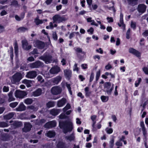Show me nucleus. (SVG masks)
Returning <instances> with one entry per match:
<instances>
[{"mask_svg": "<svg viewBox=\"0 0 148 148\" xmlns=\"http://www.w3.org/2000/svg\"><path fill=\"white\" fill-rule=\"evenodd\" d=\"M18 103L17 102L11 103L10 104V106L12 108H15L18 104Z\"/></svg>", "mask_w": 148, "mask_h": 148, "instance_id": "obj_44", "label": "nucleus"}, {"mask_svg": "<svg viewBox=\"0 0 148 148\" xmlns=\"http://www.w3.org/2000/svg\"><path fill=\"white\" fill-rule=\"evenodd\" d=\"M129 52L130 53L133 54L137 57H139L141 56V53L138 50L133 48H130L129 50Z\"/></svg>", "mask_w": 148, "mask_h": 148, "instance_id": "obj_11", "label": "nucleus"}, {"mask_svg": "<svg viewBox=\"0 0 148 148\" xmlns=\"http://www.w3.org/2000/svg\"><path fill=\"white\" fill-rule=\"evenodd\" d=\"M147 6L144 4H141L138 5L137 8V10L139 13H144L145 12Z\"/></svg>", "mask_w": 148, "mask_h": 148, "instance_id": "obj_15", "label": "nucleus"}, {"mask_svg": "<svg viewBox=\"0 0 148 148\" xmlns=\"http://www.w3.org/2000/svg\"><path fill=\"white\" fill-rule=\"evenodd\" d=\"M43 63L39 61H37L35 62L29 64V66L32 69L39 68L43 66Z\"/></svg>", "mask_w": 148, "mask_h": 148, "instance_id": "obj_5", "label": "nucleus"}, {"mask_svg": "<svg viewBox=\"0 0 148 148\" xmlns=\"http://www.w3.org/2000/svg\"><path fill=\"white\" fill-rule=\"evenodd\" d=\"M3 92H7L9 91V87L8 86H4L3 89Z\"/></svg>", "mask_w": 148, "mask_h": 148, "instance_id": "obj_52", "label": "nucleus"}, {"mask_svg": "<svg viewBox=\"0 0 148 148\" xmlns=\"http://www.w3.org/2000/svg\"><path fill=\"white\" fill-rule=\"evenodd\" d=\"M142 81V79L141 78H138L137 80L135 81V86L136 87H137L139 85L140 83Z\"/></svg>", "mask_w": 148, "mask_h": 148, "instance_id": "obj_41", "label": "nucleus"}, {"mask_svg": "<svg viewBox=\"0 0 148 148\" xmlns=\"http://www.w3.org/2000/svg\"><path fill=\"white\" fill-rule=\"evenodd\" d=\"M27 95L25 91L18 90H16L15 93V96L16 97L21 99L23 98Z\"/></svg>", "mask_w": 148, "mask_h": 148, "instance_id": "obj_4", "label": "nucleus"}, {"mask_svg": "<svg viewBox=\"0 0 148 148\" xmlns=\"http://www.w3.org/2000/svg\"><path fill=\"white\" fill-rule=\"evenodd\" d=\"M57 148H67L66 144L65 142L59 141L56 145Z\"/></svg>", "mask_w": 148, "mask_h": 148, "instance_id": "obj_23", "label": "nucleus"}, {"mask_svg": "<svg viewBox=\"0 0 148 148\" xmlns=\"http://www.w3.org/2000/svg\"><path fill=\"white\" fill-rule=\"evenodd\" d=\"M143 71L146 74H148V68L144 67L143 68Z\"/></svg>", "mask_w": 148, "mask_h": 148, "instance_id": "obj_56", "label": "nucleus"}, {"mask_svg": "<svg viewBox=\"0 0 148 148\" xmlns=\"http://www.w3.org/2000/svg\"><path fill=\"white\" fill-rule=\"evenodd\" d=\"M52 93L54 95H57L61 93V90L57 86L53 87L51 89Z\"/></svg>", "mask_w": 148, "mask_h": 148, "instance_id": "obj_12", "label": "nucleus"}, {"mask_svg": "<svg viewBox=\"0 0 148 148\" xmlns=\"http://www.w3.org/2000/svg\"><path fill=\"white\" fill-rule=\"evenodd\" d=\"M73 70L74 71H76L77 72L79 71V69L77 67V64L75 63V64L74 65V68H73Z\"/></svg>", "mask_w": 148, "mask_h": 148, "instance_id": "obj_58", "label": "nucleus"}, {"mask_svg": "<svg viewBox=\"0 0 148 148\" xmlns=\"http://www.w3.org/2000/svg\"><path fill=\"white\" fill-rule=\"evenodd\" d=\"M84 90L85 92V96L86 97H89L91 94V92L89 91V87H87L85 88Z\"/></svg>", "mask_w": 148, "mask_h": 148, "instance_id": "obj_39", "label": "nucleus"}, {"mask_svg": "<svg viewBox=\"0 0 148 148\" xmlns=\"http://www.w3.org/2000/svg\"><path fill=\"white\" fill-rule=\"evenodd\" d=\"M37 79L38 81L39 82H43L44 81V79H42V77L40 75H39L37 77Z\"/></svg>", "mask_w": 148, "mask_h": 148, "instance_id": "obj_55", "label": "nucleus"}, {"mask_svg": "<svg viewBox=\"0 0 148 148\" xmlns=\"http://www.w3.org/2000/svg\"><path fill=\"white\" fill-rule=\"evenodd\" d=\"M120 23H118V25L119 27H121L122 26L123 29V30L125 29V25L124 24L123 19V14L122 13H121L120 14Z\"/></svg>", "mask_w": 148, "mask_h": 148, "instance_id": "obj_14", "label": "nucleus"}, {"mask_svg": "<svg viewBox=\"0 0 148 148\" xmlns=\"http://www.w3.org/2000/svg\"><path fill=\"white\" fill-rule=\"evenodd\" d=\"M26 68V65L25 64H23V65H21L20 67V70H22L24 71L25 70Z\"/></svg>", "mask_w": 148, "mask_h": 148, "instance_id": "obj_61", "label": "nucleus"}, {"mask_svg": "<svg viewBox=\"0 0 148 148\" xmlns=\"http://www.w3.org/2000/svg\"><path fill=\"white\" fill-rule=\"evenodd\" d=\"M35 44L36 47L40 49H43L45 47L44 42L38 40H37L35 41Z\"/></svg>", "mask_w": 148, "mask_h": 148, "instance_id": "obj_10", "label": "nucleus"}, {"mask_svg": "<svg viewBox=\"0 0 148 148\" xmlns=\"http://www.w3.org/2000/svg\"><path fill=\"white\" fill-rule=\"evenodd\" d=\"M69 121H60L59 122V126L61 129H64L66 127L67 125L69 123Z\"/></svg>", "mask_w": 148, "mask_h": 148, "instance_id": "obj_24", "label": "nucleus"}, {"mask_svg": "<svg viewBox=\"0 0 148 148\" xmlns=\"http://www.w3.org/2000/svg\"><path fill=\"white\" fill-rule=\"evenodd\" d=\"M31 53L33 55L38 54L39 53L38 50L36 49H34L33 51L31 52Z\"/></svg>", "mask_w": 148, "mask_h": 148, "instance_id": "obj_54", "label": "nucleus"}, {"mask_svg": "<svg viewBox=\"0 0 148 148\" xmlns=\"http://www.w3.org/2000/svg\"><path fill=\"white\" fill-rule=\"evenodd\" d=\"M59 118L60 119H66L67 118V116L64 113H62L59 116Z\"/></svg>", "mask_w": 148, "mask_h": 148, "instance_id": "obj_49", "label": "nucleus"}, {"mask_svg": "<svg viewBox=\"0 0 148 148\" xmlns=\"http://www.w3.org/2000/svg\"><path fill=\"white\" fill-rule=\"evenodd\" d=\"M60 71V68L58 66L52 68L49 71L52 74H57Z\"/></svg>", "mask_w": 148, "mask_h": 148, "instance_id": "obj_19", "label": "nucleus"}, {"mask_svg": "<svg viewBox=\"0 0 148 148\" xmlns=\"http://www.w3.org/2000/svg\"><path fill=\"white\" fill-rule=\"evenodd\" d=\"M88 32H90L91 34H92L94 32V29L92 27H91L90 28L87 30Z\"/></svg>", "mask_w": 148, "mask_h": 148, "instance_id": "obj_64", "label": "nucleus"}, {"mask_svg": "<svg viewBox=\"0 0 148 148\" xmlns=\"http://www.w3.org/2000/svg\"><path fill=\"white\" fill-rule=\"evenodd\" d=\"M94 77V73L93 72H92L91 73L90 79H89V83L92 82L93 80Z\"/></svg>", "mask_w": 148, "mask_h": 148, "instance_id": "obj_45", "label": "nucleus"}, {"mask_svg": "<svg viewBox=\"0 0 148 148\" xmlns=\"http://www.w3.org/2000/svg\"><path fill=\"white\" fill-rule=\"evenodd\" d=\"M14 114L13 112H10L4 116V118L5 120H9L12 118L14 116Z\"/></svg>", "mask_w": 148, "mask_h": 148, "instance_id": "obj_27", "label": "nucleus"}, {"mask_svg": "<svg viewBox=\"0 0 148 148\" xmlns=\"http://www.w3.org/2000/svg\"><path fill=\"white\" fill-rule=\"evenodd\" d=\"M24 127L22 129L23 132H27L30 131L32 126L29 122H25L24 124Z\"/></svg>", "mask_w": 148, "mask_h": 148, "instance_id": "obj_7", "label": "nucleus"}, {"mask_svg": "<svg viewBox=\"0 0 148 148\" xmlns=\"http://www.w3.org/2000/svg\"><path fill=\"white\" fill-rule=\"evenodd\" d=\"M100 73L101 71L100 70H99L97 72L96 77V81H97L99 79L100 75Z\"/></svg>", "mask_w": 148, "mask_h": 148, "instance_id": "obj_51", "label": "nucleus"}, {"mask_svg": "<svg viewBox=\"0 0 148 148\" xmlns=\"http://www.w3.org/2000/svg\"><path fill=\"white\" fill-rule=\"evenodd\" d=\"M65 138L67 140H69L70 141H72L75 140V137L74 134L72 133L69 136H66Z\"/></svg>", "mask_w": 148, "mask_h": 148, "instance_id": "obj_30", "label": "nucleus"}, {"mask_svg": "<svg viewBox=\"0 0 148 148\" xmlns=\"http://www.w3.org/2000/svg\"><path fill=\"white\" fill-rule=\"evenodd\" d=\"M60 109L53 108L50 111V113L53 116H56L58 115L60 112Z\"/></svg>", "mask_w": 148, "mask_h": 148, "instance_id": "obj_22", "label": "nucleus"}, {"mask_svg": "<svg viewBox=\"0 0 148 148\" xmlns=\"http://www.w3.org/2000/svg\"><path fill=\"white\" fill-rule=\"evenodd\" d=\"M56 135V133L54 131L49 130L47 133V136L50 138L54 137Z\"/></svg>", "mask_w": 148, "mask_h": 148, "instance_id": "obj_28", "label": "nucleus"}, {"mask_svg": "<svg viewBox=\"0 0 148 148\" xmlns=\"http://www.w3.org/2000/svg\"><path fill=\"white\" fill-rule=\"evenodd\" d=\"M74 49L75 51L77 53H82V49L80 47H75L74 48Z\"/></svg>", "mask_w": 148, "mask_h": 148, "instance_id": "obj_48", "label": "nucleus"}, {"mask_svg": "<svg viewBox=\"0 0 148 148\" xmlns=\"http://www.w3.org/2000/svg\"><path fill=\"white\" fill-rule=\"evenodd\" d=\"M22 47L23 49L26 51H28L32 48L31 45H28V42L26 40H23L22 41Z\"/></svg>", "mask_w": 148, "mask_h": 148, "instance_id": "obj_8", "label": "nucleus"}, {"mask_svg": "<svg viewBox=\"0 0 148 148\" xmlns=\"http://www.w3.org/2000/svg\"><path fill=\"white\" fill-rule=\"evenodd\" d=\"M66 102V100L64 98H62L57 102V106L58 107H62L64 106Z\"/></svg>", "mask_w": 148, "mask_h": 148, "instance_id": "obj_18", "label": "nucleus"}, {"mask_svg": "<svg viewBox=\"0 0 148 148\" xmlns=\"http://www.w3.org/2000/svg\"><path fill=\"white\" fill-rule=\"evenodd\" d=\"M42 91L41 89L38 88L36 90L32 92V95L35 97L39 96L42 94Z\"/></svg>", "mask_w": 148, "mask_h": 148, "instance_id": "obj_21", "label": "nucleus"}, {"mask_svg": "<svg viewBox=\"0 0 148 148\" xmlns=\"http://www.w3.org/2000/svg\"><path fill=\"white\" fill-rule=\"evenodd\" d=\"M45 122L46 120L45 119H42L37 122V124L38 125H40L45 123Z\"/></svg>", "mask_w": 148, "mask_h": 148, "instance_id": "obj_43", "label": "nucleus"}, {"mask_svg": "<svg viewBox=\"0 0 148 148\" xmlns=\"http://www.w3.org/2000/svg\"><path fill=\"white\" fill-rule=\"evenodd\" d=\"M14 90V89H12L8 94V101L9 102L14 101L15 100V99L13 96V93Z\"/></svg>", "mask_w": 148, "mask_h": 148, "instance_id": "obj_20", "label": "nucleus"}, {"mask_svg": "<svg viewBox=\"0 0 148 148\" xmlns=\"http://www.w3.org/2000/svg\"><path fill=\"white\" fill-rule=\"evenodd\" d=\"M131 27L133 29H136V23L132 21L131 23Z\"/></svg>", "mask_w": 148, "mask_h": 148, "instance_id": "obj_47", "label": "nucleus"}, {"mask_svg": "<svg viewBox=\"0 0 148 148\" xmlns=\"http://www.w3.org/2000/svg\"><path fill=\"white\" fill-rule=\"evenodd\" d=\"M138 0H127L128 4L134 6L137 4Z\"/></svg>", "mask_w": 148, "mask_h": 148, "instance_id": "obj_31", "label": "nucleus"}, {"mask_svg": "<svg viewBox=\"0 0 148 148\" xmlns=\"http://www.w3.org/2000/svg\"><path fill=\"white\" fill-rule=\"evenodd\" d=\"M34 100L32 98H27L25 99L24 102L27 105H30L33 102Z\"/></svg>", "mask_w": 148, "mask_h": 148, "instance_id": "obj_32", "label": "nucleus"}, {"mask_svg": "<svg viewBox=\"0 0 148 148\" xmlns=\"http://www.w3.org/2000/svg\"><path fill=\"white\" fill-rule=\"evenodd\" d=\"M14 46L15 53L16 55H17L18 53V43L16 41L14 42Z\"/></svg>", "mask_w": 148, "mask_h": 148, "instance_id": "obj_36", "label": "nucleus"}, {"mask_svg": "<svg viewBox=\"0 0 148 148\" xmlns=\"http://www.w3.org/2000/svg\"><path fill=\"white\" fill-rule=\"evenodd\" d=\"M53 23L57 22L58 23H60L63 21H65L67 20L65 15L61 16L59 14H56L53 17Z\"/></svg>", "mask_w": 148, "mask_h": 148, "instance_id": "obj_1", "label": "nucleus"}, {"mask_svg": "<svg viewBox=\"0 0 148 148\" xmlns=\"http://www.w3.org/2000/svg\"><path fill=\"white\" fill-rule=\"evenodd\" d=\"M121 141L120 140H119V141H117L116 143H115V145L117 146H122V145H123V144H122V143L121 142Z\"/></svg>", "mask_w": 148, "mask_h": 148, "instance_id": "obj_59", "label": "nucleus"}, {"mask_svg": "<svg viewBox=\"0 0 148 148\" xmlns=\"http://www.w3.org/2000/svg\"><path fill=\"white\" fill-rule=\"evenodd\" d=\"M114 139L112 138L110 140L108 147H107L106 148H113L114 145Z\"/></svg>", "mask_w": 148, "mask_h": 148, "instance_id": "obj_34", "label": "nucleus"}, {"mask_svg": "<svg viewBox=\"0 0 148 148\" xmlns=\"http://www.w3.org/2000/svg\"><path fill=\"white\" fill-rule=\"evenodd\" d=\"M40 59L45 61L46 64L51 63L52 61V56L49 54L44 53L43 56L40 57Z\"/></svg>", "mask_w": 148, "mask_h": 148, "instance_id": "obj_2", "label": "nucleus"}, {"mask_svg": "<svg viewBox=\"0 0 148 148\" xmlns=\"http://www.w3.org/2000/svg\"><path fill=\"white\" fill-rule=\"evenodd\" d=\"M27 60L30 62H32L34 61V58L32 56H30L28 58Z\"/></svg>", "mask_w": 148, "mask_h": 148, "instance_id": "obj_62", "label": "nucleus"}, {"mask_svg": "<svg viewBox=\"0 0 148 148\" xmlns=\"http://www.w3.org/2000/svg\"><path fill=\"white\" fill-rule=\"evenodd\" d=\"M10 5L15 6H18V1L16 0H13L11 2Z\"/></svg>", "mask_w": 148, "mask_h": 148, "instance_id": "obj_42", "label": "nucleus"}, {"mask_svg": "<svg viewBox=\"0 0 148 148\" xmlns=\"http://www.w3.org/2000/svg\"><path fill=\"white\" fill-rule=\"evenodd\" d=\"M27 30V29L24 27H20L18 29V32H25Z\"/></svg>", "mask_w": 148, "mask_h": 148, "instance_id": "obj_50", "label": "nucleus"}, {"mask_svg": "<svg viewBox=\"0 0 148 148\" xmlns=\"http://www.w3.org/2000/svg\"><path fill=\"white\" fill-rule=\"evenodd\" d=\"M11 125H13L15 128H16L21 126L22 125V123L21 121H15Z\"/></svg>", "mask_w": 148, "mask_h": 148, "instance_id": "obj_29", "label": "nucleus"}, {"mask_svg": "<svg viewBox=\"0 0 148 148\" xmlns=\"http://www.w3.org/2000/svg\"><path fill=\"white\" fill-rule=\"evenodd\" d=\"M61 77L58 76L51 79V82L53 85H57L61 81Z\"/></svg>", "mask_w": 148, "mask_h": 148, "instance_id": "obj_16", "label": "nucleus"}, {"mask_svg": "<svg viewBox=\"0 0 148 148\" xmlns=\"http://www.w3.org/2000/svg\"><path fill=\"white\" fill-rule=\"evenodd\" d=\"M73 125L71 122H69L64 129L63 130V132L64 134H66L68 132H71L73 129Z\"/></svg>", "mask_w": 148, "mask_h": 148, "instance_id": "obj_6", "label": "nucleus"}, {"mask_svg": "<svg viewBox=\"0 0 148 148\" xmlns=\"http://www.w3.org/2000/svg\"><path fill=\"white\" fill-rule=\"evenodd\" d=\"M53 38L54 40H57L58 39V36L56 32H53Z\"/></svg>", "mask_w": 148, "mask_h": 148, "instance_id": "obj_53", "label": "nucleus"}, {"mask_svg": "<svg viewBox=\"0 0 148 148\" xmlns=\"http://www.w3.org/2000/svg\"><path fill=\"white\" fill-rule=\"evenodd\" d=\"M7 14V12L5 10H3L0 13V15L2 16L6 15Z\"/></svg>", "mask_w": 148, "mask_h": 148, "instance_id": "obj_60", "label": "nucleus"}, {"mask_svg": "<svg viewBox=\"0 0 148 148\" xmlns=\"http://www.w3.org/2000/svg\"><path fill=\"white\" fill-rule=\"evenodd\" d=\"M12 81L14 83L19 82L22 78V74L20 72H17L12 76Z\"/></svg>", "mask_w": 148, "mask_h": 148, "instance_id": "obj_3", "label": "nucleus"}, {"mask_svg": "<svg viewBox=\"0 0 148 148\" xmlns=\"http://www.w3.org/2000/svg\"><path fill=\"white\" fill-rule=\"evenodd\" d=\"M101 99L103 102H106L108 101L109 100V97L104 95H102L100 97Z\"/></svg>", "mask_w": 148, "mask_h": 148, "instance_id": "obj_38", "label": "nucleus"}, {"mask_svg": "<svg viewBox=\"0 0 148 148\" xmlns=\"http://www.w3.org/2000/svg\"><path fill=\"white\" fill-rule=\"evenodd\" d=\"M56 125V122L55 121H49L46 123L44 125L45 128H49L55 127Z\"/></svg>", "mask_w": 148, "mask_h": 148, "instance_id": "obj_9", "label": "nucleus"}, {"mask_svg": "<svg viewBox=\"0 0 148 148\" xmlns=\"http://www.w3.org/2000/svg\"><path fill=\"white\" fill-rule=\"evenodd\" d=\"M107 19L108 20V22L109 23L113 22V20L112 17H107Z\"/></svg>", "mask_w": 148, "mask_h": 148, "instance_id": "obj_63", "label": "nucleus"}, {"mask_svg": "<svg viewBox=\"0 0 148 148\" xmlns=\"http://www.w3.org/2000/svg\"><path fill=\"white\" fill-rule=\"evenodd\" d=\"M26 109V107L24 105L23 102H21L18 106L15 109L17 111H22L25 110Z\"/></svg>", "mask_w": 148, "mask_h": 148, "instance_id": "obj_17", "label": "nucleus"}, {"mask_svg": "<svg viewBox=\"0 0 148 148\" xmlns=\"http://www.w3.org/2000/svg\"><path fill=\"white\" fill-rule=\"evenodd\" d=\"M9 125L7 123L5 122H0V127H8Z\"/></svg>", "mask_w": 148, "mask_h": 148, "instance_id": "obj_40", "label": "nucleus"}, {"mask_svg": "<svg viewBox=\"0 0 148 148\" xmlns=\"http://www.w3.org/2000/svg\"><path fill=\"white\" fill-rule=\"evenodd\" d=\"M47 107L48 108L53 107L55 106V103L54 101H49L46 104Z\"/></svg>", "mask_w": 148, "mask_h": 148, "instance_id": "obj_33", "label": "nucleus"}, {"mask_svg": "<svg viewBox=\"0 0 148 148\" xmlns=\"http://www.w3.org/2000/svg\"><path fill=\"white\" fill-rule=\"evenodd\" d=\"M1 138L4 141H9L10 140L11 136L8 134H5L2 135Z\"/></svg>", "mask_w": 148, "mask_h": 148, "instance_id": "obj_25", "label": "nucleus"}, {"mask_svg": "<svg viewBox=\"0 0 148 148\" xmlns=\"http://www.w3.org/2000/svg\"><path fill=\"white\" fill-rule=\"evenodd\" d=\"M34 22L36 25H38L40 24H42L43 22L42 20L39 19V17H37L34 19Z\"/></svg>", "mask_w": 148, "mask_h": 148, "instance_id": "obj_35", "label": "nucleus"}, {"mask_svg": "<svg viewBox=\"0 0 148 148\" xmlns=\"http://www.w3.org/2000/svg\"><path fill=\"white\" fill-rule=\"evenodd\" d=\"M37 75V74L36 71H32L27 72L26 76L27 78L34 79L35 78Z\"/></svg>", "mask_w": 148, "mask_h": 148, "instance_id": "obj_13", "label": "nucleus"}, {"mask_svg": "<svg viewBox=\"0 0 148 148\" xmlns=\"http://www.w3.org/2000/svg\"><path fill=\"white\" fill-rule=\"evenodd\" d=\"M64 75L66 77L69 79L71 77L72 72L71 71L67 69L65 70L64 71Z\"/></svg>", "mask_w": 148, "mask_h": 148, "instance_id": "obj_26", "label": "nucleus"}, {"mask_svg": "<svg viewBox=\"0 0 148 148\" xmlns=\"http://www.w3.org/2000/svg\"><path fill=\"white\" fill-rule=\"evenodd\" d=\"M111 85V83L110 82H106L104 83V88L109 89L110 88Z\"/></svg>", "mask_w": 148, "mask_h": 148, "instance_id": "obj_37", "label": "nucleus"}, {"mask_svg": "<svg viewBox=\"0 0 148 148\" xmlns=\"http://www.w3.org/2000/svg\"><path fill=\"white\" fill-rule=\"evenodd\" d=\"M105 130L106 132V133L108 134H112L113 132V130L111 128H108V127L106 128V129Z\"/></svg>", "mask_w": 148, "mask_h": 148, "instance_id": "obj_46", "label": "nucleus"}, {"mask_svg": "<svg viewBox=\"0 0 148 148\" xmlns=\"http://www.w3.org/2000/svg\"><path fill=\"white\" fill-rule=\"evenodd\" d=\"M79 79L81 81H83L85 79V77L82 75H80L78 76Z\"/></svg>", "mask_w": 148, "mask_h": 148, "instance_id": "obj_57", "label": "nucleus"}]
</instances>
